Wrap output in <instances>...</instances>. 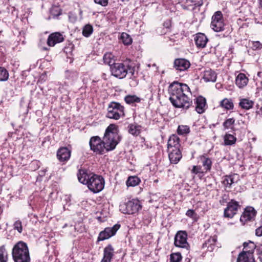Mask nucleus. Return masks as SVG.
<instances>
[{
	"label": "nucleus",
	"instance_id": "obj_1",
	"mask_svg": "<svg viewBox=\"0 0 262 262\" xmlns=\"http://www.w3.org/2000/svg\"><path fill=\"white\" fill-rule=\"evenodd\" d=\"M168 91L169 100L174 107L187 110L191 105V93L187 84L175 81L169 85Z\"/></svg>",
	"mask_w": 262,
	"mask_h": 262
},
{
	"label": "nucleus",
	"instance_id": "obj_2",
	"mask_svg": "<svg viewBox=\"0 0 262 262\" xmlns=\"http://www.w3.org/2000/svg\"><path fill=\"white\" fill-rule=\"evenodd\" d=\"M103 140L107 152L115 148L120 141L117 126L116 125L111 124L107 127Z\"/></svg>",
	"mask_w": 262,
	"mask_h": 262
},
{
	"label": "nucleus",
	"instance_id": "obj_3",
	"mask_svg": "<svg viewBox=\"0 0 262 262\" xmlns=\"http://www.w3.org/2000/svg\"><path fill=\"white\" fill-rule=\"evenodd\" d=\"M12 254L15 262H30V261L27 244L23 241L17 242L14 246Z\"/></svg>",
	"mask_w": 262,
	"mask_h": 262
},
{
	"label": "nucleus",
	"instance_id": "obj_4",
	"mask_svg": "<svg viewBox=\"0 0 262 262\" xmlns=\"http://www.w3.org/2000/svg\"><path fill=\"white\" fill-rule=\"evenodd\" d=\"M243 247L244 250L238 254L236 262H255L253 255L256 248L255 244L251 241L245 242Z\"/></svg>",
	"mask_w": 262,
	"mask_h": 262
},
{
	"label": "nucleus",
	"instance_id": "obj_5",
	"mask_svg": "<svg viewBox=\"0 0 262 262\" xmlns=\"http://www.w3.org/2000/svg\"><path fill=\"white\" fill-rule=\"evenodd\" d=\"M120 211L124 214H132L137 212L141 209L142 206L140 201L137 199H134L126 203H123L120 205Z\"/></svg>",
	"mask_w": 262,
	"mask_h": 262
},
{
	"label": "nucleus",
	"instance_id": "obj_6",
	"mask_svg": "<svg viewBox=\"0 0 262 262\" xmlns=\"http://www.w3.org/2000/svg\"><path fill=\"white\" fill-rule=\"evenodd\" d=\"M104 184L105 181L102 176L93 174L90 177L87 186L91 191L98 193L103 189Z\"/></svg>",
	"mask_w": 262,
	"mask_h": 262
},
{
	"label": "nucleus",
	"instance_id": "obj_7",
	"mask_svg": "<svg viewBox=\"0 0 262 262\" xmlns=\"http://www.w3.org/2000/svg\"><path fill=\"white\" fill-rule=\"evenodd\" d=\"M124 115V107L120 103L112 102L109 104L106 115L108 118L118 120Z\"/></svg>",
	"mask_w": 262,
	"mask_h": 262
},
{
	"label": "nucleus",
	"instance_id": "obj_8",
	"mask_svg": "<svg viewBox=\"0 0 262 262\" xmlns=\"http://www.w3.org/2000/svg\"><path fill=\"white\" fill-rule=\"evenodd\" d=\"M187 234L186 231H179L174 237V244L176 247L182 248L186 253H189L190 246L188 242Z\"/></svg>",
	"mask_w": 262,
	"mask_h": 262
},
{
	"label": "nucleus",
	"instance_id": "obj_9",
	"mask_svg": "<svg viewBox=\"0 0 262 262\" xmlns=\"http://www.w3.org/2000/svg\"><path fill=\"white\" fill-rule=\"evenodd\" d=\"M89 144L91 149L97 154L102 155L107 152L103 140L98 136L92 137Z\"/></svg>",
	"mask_w": 262,
	"mask_h": 262
},
{
	"label": "nucleus",
	"instance_id": "obj_10",
	"mask_svg": "<svg viewBox=\"0 0 262 262\" xmlns=\"http://www.w3.org/2000/svg\"><path fill=\"white\" fill-rule=\"evenodd\" d=\"M223 14L221 11L216 12L212 17L211 28L215 32H220L224 29Z\"/></svg>",
	"mask_w": 262,
	"mask_h": 262
},
{
	"label": "nucleus",
	"instance_id": "obj_11",
	"mask_svg": "<svg viewBox=\"0 0 262 262\" xmlns=\"http://www.w3.org/2000/svg\"><path fill=\"white\" fill-rule=\"evenodd\" d=\"M120 228V225L119 224L114 225L112 227L105 228L100 232L97 241L99 242L108 239L114 236Z\"/></svg>",
	"mask_w": 262,
	"mask_h": 262
},
{
	"label": "nucleus",
	"instance_id": "obj_12",
	"mask_svg": "<svg viewBox=\"0 0 262 262\" xmlns=\"http://www.w3.org/2000/svg\"><path fill=\"white\" fill-rule=\"evenodd\" d=\"M111 72L113 76L122 79L127 74V69L123 63H116L111 67Z\"/></svg>",
	"mask_w": 262,
	"mask_h": 262
},
{
	"label": "nucleus",
	"instance_id": "obj_13",
	"mask_svg": "<svg viewBox=\"0 0 262 262\" xmlns=\"http://www.w3.org/2000/svg\"><path fill=\"white\" fill-rule=\"evenodd\" d=\"M239 207L238 202L232 200L224 209V216L226 218L232 219L236 214L237 209Z\"/></svg>",
	"mask_w": 262,
	"mask_h": 262
},
{
	"label": "nucleus",
	"instance_id": "obj_14",
	"mask_svg": "<svg viewBox=\"0 0 262 262\" xmlns=\"http://www.w3.org/2000/svg\"><path fill=\"white\" fill-rule=\"evenodd\" d=\"M64 38L62 35L59 32H55L51 34L48 38L47 44L50 47H53L56 43L61 42Z\"/></svg>",
	"mask_w": 262,
	"mask_h": 262
},
{
	"label": "nucleus",
	"instance_id": "obj_15",
	"mask_svg": "<svg viewBox=\"0 0 262 262\" xmlns=\"http://www.w3.org/2000/svg\"><path fill=\"white\" fill-rule=\"evenodd\" d=\"M168 157L171 163L177 164L182 158V153L180 148L168 150Z\"/></svg>",
	"mask_w": 262,
	"mask_h": 262
},
{
	"label": "nucleus",
	"instance_id": "obj_16",
	"mask_svg": "<svg viewBox=\"0 0 262 262\" xmlns=\"http://www.w3.org/2000/svg\"><path fill=\"white\" fill-rule=\"evenodd\" d=\"M190 66V62L185 59H177L174 62V67L176 70L180 71H184L187 70Z\"/></svg>",
	"mask_w": 262,
	"mask_h": 262
},
{
	"label": "nucleus",
	"instance_id": "obj_17",
	"mask_svg": "<svg viewBox=\"0 0 262 262\" xmlns=\"http://www.w3.org/2000/svg\"><path fill=\"white\" fill-rule=\"evenodd\" d=\"M114 255V249L111 244H109L104 249L103 256L101 262H111Z\"/></svg>",
	"mask_w": 262,
	"mask_h": 262
},
{
	"label": "nucleus",
	"instance_id": "obj_18",
	"mask_svg": "<svg viewBox=\"0 0 262 262\" xmlns=\"http://www.w3.org/2000/svg\"><path fill=\"white\" fill-rule=\"evenodd\" d=\"M57 157L60 162H66L71 157V151L67 147H61L58 150Z\"/></svg>",
	"mask_w": 262,
	"mask_h": 262
},
{
	"label": "nucleus",
	"instance_id": "obj_19",
	"mask_svg": "<svg viewBox=\"0 0 262 262\" xmlns=\"http://www.w3.org/2000/svg\"><path fill=\"white\" fill-rule=\"evenodd\" d=\"M198 162L200 163L205 171H210L212 166L211 159L205 155H202L198 158Z\"/></svg>",
	"mask_w": 262,
	"mask_h": 262
},
{
	"label": "nucleus",
	"instance_id": "obj_20",
	"mask_svg": "<svg viewBox=\"0 0 262 262\" xmlns=\"http://www.w3.org/2000/svg\"><path fill=\"white\" fill-rule=\"evenodd\" d=\"M195 110L199 113H203L206 108V101L205 98L199 96L195 99Z\"/></svg>",
	"mask_w": 262,
	"mask_h": 262
},
{
	"label": "nucleus",
	"instance_id": "obj_21",
	"mask_svg": "<svg viewBox=\"0 0 262 262\" xmlns=\"http://www.w3.org/2000/svg\"><path fill=\"white\" fill-rule=\"evenodd\" d=\"M256 214V212L254 208L252 207H247L245 209L241 216L240 220L241 222H245L251 220Z\"/></svg>",
	"mask_w": 262,
	"mask_h": 262
},
{
	"label": "nucleus",
	"instance_id": "obj_22",
	"mask_svg": "<svg viewBox=\"0 0 262 262\" xmlns=\"http://www.w3.org/2000/svg\"><path fill=\"white\" fill-rule=\"evenodd\" d=\"M194 40L198 48H203L208 42V38L204 34L199 33L196 34Z\"/></svg>",
	"mask_w": 262,
	"mask_h": 262
},
{
	"label": "nucleus",
	"instance_id": "obj_23",
	"mask_svg": "<svg viewBox=\"0 0 262 262\" xmlns=\"http://www.w3.org/2000/svg\"><path fill=\"white\" fill-rule=\"evenodd\" d=\"M249 81L248 78L244 73H239L235 79V84L239 88L243 89L245 87Z\"/></svg>",
	"mask_w": 262,
	"mask_h": 262
},
{
	"label": "nucleus",
	"instance_id": "obj_24",
	"mask_svg": "<svg viewBox=\"0 0 262 262\" xmlns=\"http://www.w3.org/2000/svg\"><path fill=\"white\" fill-rule=\"evenodd\" d=\"M180 139L176 135H172L170 137L168 143L167 148L169 149H173L174 148H180Z\"/></svg>",
	"mask_w": 262,
	"mask_h": 262
},
{
	"label": "nucleus",
	"instance_id": "obj_25",
	"mask_svg": "<svg viewBox=\"0 0 262 262\" xmlns=\"http://www.w3.org/2000/svg\"><path fill=\"white\" fill-rule=\"evenodd\" d=\"M217 75L214 71L211 69H208L203 72V79L206 82H215Z\"/></svg>",
	"mask_w": 262,
	"mask_h": 262
},
{
	"label": "nucleus",
	"instance_id": "obj_26",
	"mask_svg": "<svg viewBox=\"0 0 262 262\" xmlns=\"http://www.w3.org/2000/svg\"><path fill=\"white\" fill-rule=\"evenodd\" d=\"M92 174L93 173L88 174L85 170L80 169L77 173L78 179L80 183L87 185Z\"/></svg>",
	"mask_w": 262,
	"mask_h": 262
},
{
	"label": "nucleus",
	"instance_id": "obj_27",
	"mask_svg": "<svg viewBox=\"0 0 262 262\" xmlns=\"http://www.w3.org/2000/svg\"><path fill=\"white\" fill-rule=\"evenodd\" d=\"M128 132L134 136H138L141 130L142 127L137 123L130 124L128 126Z\"/></svg>",
	"mask_w": 262,
	"mask_h": 262
},
{
	"label": "nucleus",
	"instance_id": "obj_28",
	"mask_svg": "<svg viewBox=\"0 0 262 262\" xmlns=\"http://www.w3.org/2000/svg\"><path fill=\"white\" fill-rule=\"evenodd\" d=\"M224 141L225 145H232L236 143V138L233 135L226 134L224 137Z\"/></svg>",
	"mask_w": 262,
	"mask_h": 262
},
{
	"label": "nucleus",
	"instance_id": "obj_29",
	"mask_svg": "<svg viewBox=\"0 0 262 262\" xmlns=\"http://www.w3.org/2000/svg\"><path fill=\"white\" fill-rule=\"evenodd\" d=\"M235 177H237L236 174L225 176L223 181V184L226 187H230L231 185L235 182Z\"/></svg>",
	"mask_w": 262,
	"mask_h": 262
},
{
	"label": "nucleus",
	"instance_id": "obj_30",
	"mask_svg": "<svg viewBox=\"0 0 262 262\" xmlns=\"http://www.w3.org/2000/svg\"><path fill=\"white\" fill-rule=\"evenodd\" d=\"M104 62L109 66H113L115 64L114 56L111 53H106L103 56Z\"/></svg>",
	"mask_w": 262,
	"mask_h": 262
},
{
	"label": "nucleus",
	"instance_id": "obj_31",
	"mask_svg": "<svg viewBox=\"0 0 262 262\" xmlns=\"http://www.w3.org/2000/svg\"><path fill=\"white\" fill-rule=\"evenodd\" d=\"M140 179L136 176H130L128 177L126 183V185L129 186H135L138 185L140 182Z\"/></svg>",
	"mask_w": 262,
	"mask_h": 262
},
{
	"label": "nucleus",
	"instance_id": "obj_32",
	"mask_svg": "<svg viewBox=\"0 0 262 262\" xmlns=\"http://www.w3.org/2000/svg\"><path fill=\"white\" fill-rule=\"evenodd\" d=\"M190 132V127L186 125H180L177 129V133L179 135L186 136Z\"/></svg>",
	"mask_w": 262,
	"mask_h": 262
},
{
	"label": "nucleus",
	"instance_id": "obj_33",
	"mask_svg": "<svg viewBox=\"0 0 262 262\" xmlns=\"http://www.w3.org/2000/svg\"><path fill=\"white\" fill-rule=\"evenodd\" d=\"M240 106L246 110H249L253 107V102L248 99H243L239 103Z\"/></svg>",
	"mask_w": 262,
	"mask_h": 262
},
{
	"label": "nucleus",
	"instance_id": "obj_34",
	"mask_svg": "<svg viewBox=\"0 0 262 262\" xmlns=\"http://www.w3.org/2000/svg\"><path fill=\"white\" fill-rule=\"evenodd\" d=\"M124 100L127 104L139 103L141 99L136 95H127L124 98Z\"/></svg>",
	"mask_w": 262,
	"mask_h": 262
},
{
	"label": "nucleus",
	"instance_id": "obj_35",
	"mask_svg": "<svg viewBox=\"0 0 262 262\" xmlns=\"http://www.w3.org/2000/svg\"><path fill=\"white\" fill-rule=\"evenodd\" d=\"M120 39L125 45H129L132 42V38L130 35L125 32L121 34Z\"/></svg>",
	"mask_w": 262,
	"mask_h": 262
},
{
	"label": "nucleus",
	"instance_id": "obj_36",
	"mask_svg": "<svg viewBox=\"0 0 262 262\" xmlns=\"http://www.w3.org/2000/svg\"><path fill=\"white\" fill-rule=\"evenodd\" d=\"M222 107L225 108L227 110H231L233 108L234 105L230 99L225 98L223 99L220 103Z\"/></svg>",
	"mask_w": 262,
	"mask_h": 262
},
{
	"label": "nucleus",
	"instance_id": "obj_37",
	"mask_svg": "<svg viewBox=\"0 0 262 262\" xmlns=\"http://www.w3.org/2000/svg\"><path fill=\"white\" fill-rule=\"evenodd\" d=\"M93 32V28L90 24L86 25L83 28L82 34L86 37H89Z\"/></svg>",
	"mask_w": 262,
	"mask_h": 262
},
{
	"label": "nucleus",
	"instance_id": "obj_38",
	"mask_svg": "<svg viewBox=\"0 0 262 262\" xmlns=\"http://www.w3.org/2000/svg\"><path fill=\"white\" fill-rule=\"evenodd\" d=\"M9 73L7 70L3 67H0V81H5L8 79Z\"/></svg>",
	"mask_w": 262,
	"mask_h": 262
},
{
	"label": "nucleus",
	"instance_id": "obj_39",
	"mask_svg": "<svg viewBox=\"0 0 262 262\" xmlns=\"http://www.w3.org/2000/svg\"><path fill=\"white\" fill-rule=\"evenodd\" d=\"M7 253L4 246L0 247V261L7 262Z\"/></svg>",
	"mask_w": 262,
	"mask_h": 262
},
{
	"label": "nucleus",
	"instance_id": "obj_40",
	"mask_svg": "<svg viewBox=\"0 0 262 262\" xmlns=\"http://www.w3.org/2000/svg\"><path fill=\"white\" fill-rule=\"evenodd\" d=\"M235 119L234 118L226 119L223 123V126L225 129L232 128V125L234 124Z\"/></svg>",
	"mask_w": 262,
	"mask_h": 262
},
{
	"label": "nucleus",
	"instance_id": "obj_41",
	"mask_svg": "<svg viewBox=\"0 0 262 262\" xmlns=\"http://www.w3.org/2000/svg\"><path fill=\"white\" fill-rule=\"evenodd\" d=\"M182 259V256L180 253H172L170 255V262H180Z\"/></svg>",
	"mask_w": 262,
	"mask_h": 262
},
{
	"label": "nucleus",
	"instance_id": "obj_42",
	"mask_svg": "<svg viewBox=\"0 0 262 262\" xmlns=\"http://www.w3.org/2000/svg\"><path fill=\"white\" fill-rule=\"evenodd\" d=\"M13 229L17 230L19 233L23 231L22 223L20 220H17L13 224Z\"/></svg>",
	"mask_w": 262,
	"mask_h": 262
},
{
	"label": "nucleus",
	"instance_id": "obj_43",
	"mask_svg": "<svg viewBox=\"0 0 262 262\" xmlns=\"http://www.w3.org/2000/svg\"><path fill=\"white\" fill-rule=\"evenodd\" d=\"M191 171L192 173H195V174L203 173V172H204L203 169H202V167L200 165L193 166Z\"/></svg>",
	"mask_w": 262,
	"mask_h": 262
},
{
	"label": "nucleus",
	"instance_id": "obj_44",
	"mask_svg": "<svg viewBox=\"0 0 262 262\" xmlns=\"http://www.w3.org/2000/svg\"><path fill=\"white\" fill-rule=\"evenodd\" d=\"M252 48L255 50L257 49H260L262 48V44L258 41H252Z\"/></svg>",
	"mask_w": 262,
	"mask_h": 262
},
{
	"label": "nucleus",
	"instance_id": "obj_45",
	"mask_svg": "<svg viewBox=\"0 0 262 262\" xmlns=\"http://www.w3.org/2000/svg\"><path fill=\"white\" fill-rule=\"evenodd\" d=\"M68 78L72 81L76 80L78 78V73L76 72H69Z\"/></svg>",
	"mask_w": 262,
	"mask_h": 262
},
{
	"label": "nucleus",
	"instance_id": "obj_46",
	"mask_svg": "<svg viewBox=\"0 0 262 262\" xmlns=\"http://www.w3.org/2000/svg\"><path fill=\"white\" fill-rule=\"evenodd\" d=\"M186 215L191 218H194L196 215V213L194 212V211L192 209L188 210L186 213Z\"/></svg>",
	"mask_w": 262,
	"mask_h": 262
},
{
	"label": "nucleus",
	"instance_id": "obj_47",
	"mask_svg": "<svg viewBox=\"0 0 262 262\" xmlns=\"http://www.w3.org/2000/svg\"><path fill=\"white\" fill-rule=\"evenodd\" d=\"M95 3L102 6H105L108 4V0H94Z\"/></svg>",
	"mask_w": 262,
	"mask_h": 262
},
{
	"label": "nucleus",
	"instance_id": "obj_48",
	"mask_svg": "<svg viewBox=\"0 0 262 262\" xmlns=\"http://www.w3.org/2000/svg\"><path fill=\"white\" fill-rule=\"evenodd\" d=\"M127 69V74H130L131 76H133L135 72V68L131 67L130 66H126Z\"/></svg>",
	"mask_w": 262,
	"mask_h": 262
},
{
	"label": "nucleus",
	"instance_id": "obj_49",
	"mask_svg": "<svg viewBox=\"0 0 262 262\" xmlns=\"http://www.w3.org/2000/svg\"><path fill=\"white\" fill-rule=\"evenodd\" d=\"M255 234L257 236H262V226H260L256 229Z\"/></svg>",
	"mask_w": 262,
	"mask_h": 262
},
{
	"label": "nucleus",
	"instance_id": "obj_50",
	"mask_svg": "<svg viewBox=\"0 0 262 262\" xmlns=\"http://www.w3.org/2000/svg\"><path fill=\"white\" fill-rule=\"evenodd\" d=\"M191 2H194V1L193 0H191ZM202 4V0H198L197 2H195V5H201Z\"/></svg>",
	"mask_w": 262,
	"mask_h": 262
},
{
	"label": "nucleus",
	"instance_id": "obj_51",
	"mask_svg": "<svg viewBox=\"0 0 262 262\" xmlns=\"http://www.w3.org/2000/svg\"><path fill=\"white\" fill-rule=\"evenodd\" d=\"M164 26L166 27V28H169V26H170V21H167V22H165L164 23Z\"/></svg>",
	"mask_w": 262,
	"mask_h": 262
},
{
	"label": "nucleus",
	"instance_id": "obj_52",
	"mask_svg": "<svg viewBox=\"0 0 262 262\" xmlns=\"http://www.w3.org/2000/svg\"><path fill=\"white\" fill-rule=\"evenodd\" d=\"M97 219L99 222H102L103 221L102 219V217L101 216H98L97 217Z\"/></svg>",
	"mask_w": 262,
	"mask_h": 262
},
{
	"label": "nucleus",
	"instance_id": "obj_53",
	"mask_svg": "<svg viewBox=\"0 0 262 262\" xmlns=\"http://www.w3.org/2000/svg\"><path fill=\"white\" fill-rule=\"evenodd\" d=\"M258 259L259 260L260 262H262V253L259 254Z\"/></svg>",
	"mask_w": 262,
	"mask_h": 262
},
{
	"label": "nucleus",
	"instance_id": "obj_54",
	"mask_svg": "<svg viewBox=\"0 0 262 262\" xmlns=\"http://www.w3.org/2000/svg\"><path fill=\"white\" fill-rule=\"evenodd\" d=\"M190 260H191V258H190V257H187L185 259V261H186V262H190Z\"/></svg>",
	"mask_w": 262,
	"mask_h": 262
},
{
	"label": "nucleus",
	"instance_id": "obj_55",
	"mask_svg": "<svg viewBox=\"0 0 262 262\" xmlns=\"http://www.w3.org/2000/svg\"><path fill=\"white\" fill-rule=\"evenodd\" d=\"M259 3L260 8L262 10V0H259Z\"/></svg>",
	"mask_w": 262,
	"mask_h": 262
},
{
	"label": "nucleus",
	"instance_id": "obj_56",
	"mask_svg": "<svg viewBox=\"0 0 262 262\" xmlns=\"http://www.w3.org/2000/svg\"><path fill=\"white\" fill-rule=\"evenodd\" d=\"M43 50H48V49H47V48H46V47H44V48H43Z\"/></svg>",
	"mask_w": 262,
	"mask_h": 262
},
{
	"label": "nucleus",
	"instance_id": "obj_57",
	"mask_svg": "<svg viewBox=\"0 0 262 262\" xmlns=\"http://www.w3.org/2000/svg\"><path fill=\"white\" fill-rule=\"evenodd\" d=\"M37 163V162H36V161H35V162H33V163H32V164H35V163Z\"/></svg>",
	"mask_w": 262,
	"mask_h": 262
},
{
	"label": "nucleus",
	"instance_id": "obj_58",
	"mask_svg": "<svg viewBox=\"0 0 262 262\" xmlns=\"http://www.w3.org/2000/svg\"><path fill=\"white\" fill-rule=\"evenodd\" d=\"M66 50H67V48H65L64 51L66 52H67V51H66Z\"/></svg>",
	"mask_w": 262,
	"mask_h": 262
},
{
	"label": "nucleus",
	"instance_id": "obj_59",
	"mask_svg": "<svg viewBox=\"0 0 262 262\" xmlns=\"http://www.w3.org/2000/svg\"><path fill=\"white\" fill-rule=\"evenodd\" d=\"M149 202H151V200H149Z\"/></svg>",
	"mask_w": 262,
	"mask_h": 262
}]
</instances>
